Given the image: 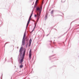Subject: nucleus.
<instances>
[{
  "label": "nucleus",
  "mask_w": 79,
  "mask_h": 79,
  "mask_svg": "<svg viewBox=\"0 0 79 79\" xmlns=\"http://www.w3.org/2000/svg\"><path fill=\"white\" fill-rule=\"evenodd\" d=\"M42 7H40V8L39 7H37L36 8V11H39V13H37V15L38 17V19L36 21L37 23L39 21V18H40V13H41V12H42Z\"/></svg>",
  "instance_id": "obj_1"
},
{
  "label": "nucleus",
  "mask_w": 79,
  "mask_h": 79,
  "mask_svg": "<svg viewBox=\"0 0 79 79\" xmlns=\"http://www.w3.org/2000/svg\"><path fill=\"white\" fill-rule=\"evenodd\" d=\"M24 61L23 60V59H20L19 60V64H20V65L19 66V68H23V62Z\"/></svg>",
  "instance_id": "obj_2"
},
{
  "label": "nucleus",
  "mask_w": 79,
  "mask_h": 79,
  "mask_svg": "<svg viewBox=\"0 0 79 79\" xmlns=\"http://www.w3.org/2000/svg\"><path fill=\"white\" fill-rule=\"evenodd\" d=\"M25 55V54H24L23 53L22 56L20 57V58H21V59H20V60H24V56Z\"/></svg>",
  "instance_id": "obj_3"
},
{
  "label": "nucleus",
  "mask_w": 79,
  "mask_h": 79,
  "mask_svg": "<svg viewBox=\"0 0 79 79\" xmlns=\"http://www.w3.org/2000/svg\"><path fill=\"white\" fill-rule=\"evenodd\" d=\"M22 50V47H21L19 50V52H20V56H21V55H22V51H21Z\"/></svg>",
  "instance_id": "obj_4"
},
{
  "label": "nucleus",
  "mask_w": 79,
  "mask_h": 79,
  "mask_svg": "<svg viewBox=\"0 0 79 79\" xmlns=\"http://www.w3.org/2000/svg\"><path fill=\"white\" fill-rule=\"evenodd\" d=\"M25 40H26L25 39H23L22 40V45H25Z\"/></svg>",
  "instance_id": "obj_5"
},
{
  "label": "nucleus",
  "mask_w": 79,
  "mask_h": 79,
  "mask_svg": "<svg viewBox=\"0 0 79 79\" xmlns=\"http://www.w3.org/2000/svg\"><path fill=\"white\" fill-rule=\"evenodd\" d=\"M32 13H33V11L32 12V13L31 14V16H30L29 20L28 21H29V22H30V21H31V17H32Z\"/></svg>",
  "instance_id": "obj_6"
},
{
  "label": "nucleus",
  "mask_w": 79,
  "mask_h": 79,
  "mask_svg": "<svg viewBox=\"0 0 79 79\" xmlns=\"http://www.w3.org/2000/svg\"><path fill=\"white\" fill-rule=\"evenodd\" d=\"M38 2V0H36L35 2V5L34 6V8H35V7H36V6H35V5H37V2Z\"/></svg>",
  "instance_id": "obj_7"
},
{
  "label": "nucleus",
  "mask_w": 79,
  "mask_h": 79,
  "mask_svg": "<svg viewBox=\"0 0 79 79\" xmlns=\"http://www.w3.org/2000/svg\"><path fill=\"white\" fill-rule=\"evenodd\" d=\"M25 37H26V33L25 32L24 33V35H23V39H25Z\"/></svg>",
  "instance_id": "obj_8"
},
{
  "label": "nucleus",
  "mask_w": 79,
  "mask_h": 79,
  "mask_svg": "<svg viewBox=\"0 0 79 79\" xmlns=\"http://www.w3.org/2000/svg\"><path fill=\"white\" fill-rule=\"evenodd\" d=\"M30 22H29L28 21L27 23V25L26 26V28H27V27H28V25H29V23Z\"/></svg>",
  "instance_id": "obj_9"
},
{
  "label": "nucleus",
  "mask_w": 79,
  "mask_h": 79,
  "mask_svg": "<svg viewBox=\"0 0 79 79\" xmlns=\"http://www.w3.org/2000/svg\"><path fill=\"white\" fill-rule=\"evenodd\" d=\"M31 56H32V53H29V57L30 58V59H31Z\"/></svg>",
  "instance_id": "obj_10"
},
{
  "label": "nucleus",
  "mask_w": 79,
  "mask_h": 79,
  "mask_svg": "<svg viewBox=\"0 0 79 79\" xmlns=\"http://www.w3.org/2000/svg\"><path fill=\"white\" fill-rule=\"evenodd\" d=\"M31 42H32V39H30L29 41V43L31 44Z\"/></svg>",
  "instance_id": "obj_11"
},
{
  "label": "nucleus",
  "mask_w": 79,
  "mask_h": 79,
  "mask_svg": "<svg viewBox=\"0 0 79 79\" xmlns=\"http://www.w3.org/2000/svg\"><path fill=\"white\" fill-rule=\"evenodd\" d=\"M37 22L35 23V26H34L35 28V27H36V25H37Z\"/></svg>",
  "instance_id": "obj_12"
},
{
  "label": "nucleus",
  "mask_w": 79,
  "mask_h": 79,
  "mask_svg": "<svg viewBox=\"0 0 79 79\" xmlns=\"http://www.w3.org/2000/svg\"><path fill=\"white\" fill-rule=\"evenodd\" d=\"M29 53H32V49H31L29 51Z\"/></svg>",
  "instance_id": "obj_13"
},
{
  "label": "nucleus",
  "mask_w": 79,
  "mask_h": 79,
  "mask_svg": "<svg viewBox=\"0 0 79 79\" xmlns=\"http://www.w3.org/2000/svg\"><path fill=\"white\" fill-rule=\"evenodd\" d=\"M45 19H47V15H46L45 16Z\"/></svg>",
  "instance_id": "obj_14"
},
{
  "label": "nucleus",
  "mask_w": 79,
  "mask_h": 79,
  "mask_svg": "<svg viewBox=\"0 0 79 79\" xmlns=\"http://www.w3.org/2000/svg\"><path fill=\"white\" fill-rule=\"evenodd\" d=\"M31 45V43H29L28 47H30Z\"/></svg>",
  "instance_id": "obj_15"
},
{
  "label": "nucleus",
  "mask_w": 79,
  "mask_h": 79,
  "mask_svg": "<svg viewBox=\"0 0 79 79\" xmlns=\"http://www.w3.org/2000/svg\"><path fill=\"white\" fill-rule=\"evenodd\" d=\"M35 27H34V28L33 29L32 31H31V33H32V32H33V31H34V29H35Z\"/></svg>",
  "instance_id": "obj_16"
},
{
  "label": "nucleus",
  "mask_w": 79,
  "mask_h": 79,
  "mask_svg": "<svg viewBox=\"0 0 79 79\" xmlns=\"http://www.w3.org/2000/svg\"><path fill=\"white\" fill-rule=\"evenodd\" d=\"M28 45V43H27L26 45V47L27 48V46Z\"/></svg>",
  "instance_id": "obj_17"
},
{
  "label": "nucleus",
  "mask_w": 79,
  "mask_h": 79,
  "mask_svg": "<svg viewBox=\"0 0 79 79\" xmlns=\"http://www.w3.org/2000/svg\"><path fill=\"white\" fill-rule=\"evenodd\" d=\"M51 14H53V10H52L51 12Z\"/></svg>",
  "instance_id": "obj_18"
},
{
  "label": "nucleus",
  "mask_w": 79,
  "mask_h": 79,
  "mask_svg": "<svg viewBox=\"0 0 79 79\" xmlns=\"http://www.w3.org/2000/svg\"><path fill=\"white\" fill-rule=\"evenodd\" d=\"M23 53H24V54H25V53H26V51H25V50H24V52H23Z\"/></svg>",
  "instance_id": "obj_19"
},
{
  "label": "nucleus",
  "mask_w": 79,
  "mask_h": 79,
  "mask_svg": "<svg viewBox=\"0 0 79 79\" xmlns=\"http://www.w3.org/2000/svg\"><path fill=\"white\" fill-rule=\"evenodd\" d=\"M35 17H37V15H35Z\"/></svg>",
  "instance_id": "obj_20"
},
{
  "label": "nucleus",
  "mask_w": 79,
  "mask_h": 79,
  "mask_svg": "<svg viewBox=\"0 0 79 79\" xmlns=\"http://www.w3.org/2000/svg\"><path fill=\"white\" fill-rule=\"evenodd\" d=\"M19 56H18V59H19Z\"/></svg>",
  "instance_id": "obj_21"
},
{
  "label": "nucleus",
  "mask_w": 79,
  "mask_h": 79,
  "mask_svg": "<svg viewBox=\"0 0 79 79\" xmlns=\"http://www.w3.org/2000/svg\"><path fill=\"white\" fill-rule=\"evenodd\" d=\"M48 35H49V34H48V35H47V36H48Z\"/></svg>",
  "instance_id": "obj_22"
},
{
  "label": "nucleus",
  "mask_w": 79,
  "mask_h": 79,
  "mask_svg": "<svg viewBox=\"0 0 79 79\" xmlns=\"http://www.w3.org/2000/svg\"><path fill=\"white\" fill-rule=\"evenodd\" d=\"M7 44V43H6V44H5V45H6V44Z\"/></svg>",
  "instance_id": "obj_23"
},
{
  "label": "nucleus",
  "mask_w": 79,
  "mask_h": 79,
  "mask_svg": "<svg viewBox=\"0 0 79 79\" xmlns=\"http://www.w3.org/2000/svg\"><path fill=\"white\" fill-rule=\"evenodd\" d=\"M43 3H44V2H42V4H43Z\"/></svg>",
  "instance_id": "obj_24"
},
{
  "label": "nucleus",
  "mask_w": 79,
  "mask_h": 79,
  "mask_svg": "<svg viewBox=\"0 0 79 79\" xmlns=\"http://www.w3.org/2000/svg\"><path fill=\"white\" fill-rule=\"evenodd\" d=\"M17 48H18V47H17Z\"/></svg>",
  "instance_id": "obj_25"
}]
</instances>
